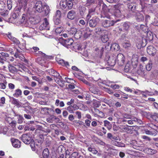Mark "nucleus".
Returning a JSON list of instances; mask_svg holds the SVG:
<instances>
[{"label": "nucleus", "instance_id": "obj_1", "mask_svg": "<svg viewBox=\"0 0 158 158\" xmlns=\"http://www.w3.org/2000/svg\"><path fill=\"white\" fill-rule=\"evenodd\" d=\"M22 141L26 144H30V146L33 151L35 150V142L31 135L30 134H25L22 135Z\"/></svg>", "mask_w": 158, "mask_h": 158}, {"label": "nucleus", "instance_id": "obj_2", "mask_svg": "<svg viewBox=\"0 0 158 158\" xmlns=\"http://www.w3.org/2000/svg\"><path fill=\"white\" fill-rule=\"evenodd\" d=\"M123 7L124 5L123 4H117L114 6V13L115 17L120 18L123 15Z\"/></svg>", "mask_w": 158, "mask_h": 158}, {"label": "nucleus", "instance_id": "obj_3", "mask_svg": "<svg viewBox=\"0 0 158 158\" xmlns=\"http://www.w3.org/2000/svg\"><path fill=\"white\" fill-rule=\"evenodd\" d=\"M120 20V19H119L113 20H103L102 23V25L104 27H108L114 26L115 23L119 21Z\"/></svg>", "mask_w": 158, "mask_h": 158}, {"label": "nucleus", "instance_id": "obj_4", "mask_svg": "<svg viewBox=\"0 0 158 158\" xmlns=\"http://www.w3.org/2000/svg\"><path fill=\"white\" fill-rule=\"evenodd\" d=\"M45 5H43L40 1H37L34 7V8L38 12L41 13L43 11Z\"/></svg>", "mask_w": 158, "mask_h": 158}, {"label": "nucleus", "instance_id": "obj_5", "mask_svg": "<svg viewBox=\"0 0 158 158\" xmlns=\"http://www.w3.org/2000/svg\"><path fill=\"white\" fill-rule=\"evenodd\" d=\"M86 20L87 21L86 24L87 25L88 22H89V26L90 27H94L97 25V23L99 22V19L96 17H93L92 18L89 20Z\"/></svg>", "mask_w": 158, "mask_h": 158}, {"label": "nucleus", "instance_id": "obj_6", "mask_svg": "<svg viewBox=\"0 0 158 158\" xmlns=\"http://www.w3.org/2000/svg\"><path fill=\"white\" fill-rule=\"evenodd\" d=\"M125 57L122 54L119 53L117 56V60L120 66L123 65L125 62Z\"/></svg>", "mask_w": 158, "mask_h": 158}, {"label": "nucleus", "instance_id": "obj_7", "mask_svg": "<svg viewBox=\"0 0 158 158\" xmlns=\"http://www.w3.org/2000/svg\"><path fill=\"white\" fill-rule=\"evenodd\" d=\"M39 29L40 30H49V23L48 22L47 18L44 19V22L40 26Z\"/></svg>", "mask_w": 158, "mask_h": 158}, {"label": "nucleus", "instance_id": "obj_8", "mask_svg": "<svg viewBox=\"0 0 158 158\" xmlns=\"http://www.w3.org/2000/svg\"><path fill=\"white\" fill-rule=\"evenodd\" d=\"M73 40L72 39L70 38L64 40L62 42V44L64 46L68 47V46L72 45L74 44Z\"/></svg>", "mask_w": 158, "mask_h": 158}, {"label": "nucleus", "instance_id": "obj_9", "mask_svg": "<svg viewBox=\"0 0 158 158\" xmlns=\"http://www.w3.org/2000/svg\"><path fill=\"white\" fill-rule=\"evenodd\" d=\"M13 146L15 148H19L21 146L20 141L17 139L12 138L10 139Z\"/></svg>", "mask_w": 158, "mask_h": 158}, {"label": "nucleus", "instance_id": "obj_10", "mask_svg": "<svg viewBox=\"0 0 158 158\" xmlns=\"http://www.w3.org/2000/svg\"><path fill=\"white\" fill-rule=\"evenodd\" d=\"M56 60L59 64L61 65L62 66L65 67L67 68H69L70 66L69 62L65 61L64 60L60 59L57 57L56 58Z\"/></svg>", "mask_w": 158, "mask_h": 158}, {"label": "nucleus", "instance_id": "obj_11", "mask_svg": "<svg viewBox=\"0 0 158 158\" xmlns=\"http://www.w3.org/2000/svg\"><path fill=\"white\" fill-rule=\"evenodd\" d=\"M147 52L149 55L154 56L156 53V49L152 46H149L147 48Z\"/></svg>", "mask_w": 158, "mask_h": 158}, {"label": "nucleus", "instance_id": "obj_12", "mask_svg": "<svg viewBox=\"0 0 158 158\" xmlns=\"http://www.w3.org/2000/svg\"><path fill=\"white\" fill-rule=\"evenodd\" d=\"M107 63L108 65L110 66H114L116 63L115 57L113 56L110 57L107 61Z\"/></svg>", "mask_w": 158, "mask_h": 158}, {"label": "nucleus", "instance_id": "obj_13", "mask_svg": "<svg viewBox=\"0 0 158 158\" xmlns=\"http://www.w3.org/2000/svg\"><path fill=\"white\" fill-rule=\"evenodd\" d=\"M12 100L11 103L14 105H15L17 107H22V103L19 102L18 100L15 98L13 97L11 98Z\"/></svg>", "mask_w": 158, "mask_h": 158}, {"label": "nucleus", "instance_id": "obj_14", "mask_svg": "<svg viewBox=\"0 0 158 158\" xmlns=\"http://www.w3.org/2000/svg\"><path fill=\"white\" fill-rule=\"evenodd\" d=\"M95 10V8H91L89 9L88 14L86 16V20H89L91 16L94 14Z\"/></svg>", "mask_w": 158, "mask_h": 158}, {"label": "nucleus", "instance_id": "obj_15", "mask_svg": "<svg viewBox=\"0 0 158 158\" xmlns=\"http://www.w3.org/2000/svg\"><path fill=\"white\" fill-rule=\"evenodd\" d=\"M108 45H109V44ZM109 46V47L108 48H109V49H111V48H113L114 50L118 51L120 48V47L119 45L115 43L113 44H111V45Z\"/></svg>", "mask_w": 158, "mask_h": 158}, {"label": "nucleus", "instance_id": "obj_16", "mask_svg": "<svg viewBox=\"0 0 158 158\" xmlns=\"http://www.w3.org/2000/svg\"><path fill=\"white\" fill-rule=\"evenodd\" d=\"M76 12L74 10L70 11L68 14L67 17L70 19H73L75 17Z\"/></svg>", "mask_w": 158, "mask_h": 158}, {"label": "nucleus", "instance_id": "obj_17", "mask_svg": "<svg viewBox=\"0 0 158 158\" xmlns=\"http://www.w3.org/2000/svg\"><path fill=\"white\" fill-rule=\"evenodd\" d=\"M78 10L81 15L82 16H84L86 10V8L83 6H80L78 7Z\"/></svg>", "mask_w": 158, "mask_h": 158}, {"label": "nucleus", "instance_id": "obj_18", "mask_svg": "<svg viewBox=\"0 0 158 158\" xmlns=\"http://www.w3.org/2000/svg\"><path fill=\"white\" fill-rule=\"evenodd\" d=\"M77 30V29L74 27L71 28L70 29L67 30L68 32V35H69L70 36H73Z\"/></svg>", "mask_w": 158, "mask_h": 158}, {"label": "nucleus", "instance_id": "obj_19", "mask_svg": "<svg viewBox=\"0 0 158 158\" xmlns=\"http://www.w3.org/2000/svg\"><path fill=\"white\" fill-rule=\"evenodd\" d=\"M22 95V91L20 89H18L15 91V93L13 94V96L15 97L18 98Z\"/></svg>", "mask_w": 158, "mask_h": 158}, {"label": "nucleus", "instance_id": "obj_20", "mask_svg": "<svg viewBox=\"0 0 158 158\" xmlns=\"http://www.w3.org/2000/svg\"><path fill=\"white\" fill-rule=\"evenodd\" d=\"M67 0H62L60 2V6L62 9L65 8L67 6Z\"/></svg>", "mask_w": 158, "mask_h": 158}, {"label": "nucleus", "instance_id": "obj_21", "mask_svg": "<svg viewBox=\"0 0 158 158\" xmlns=\"http://www.w3.org/2000/svg\"><path fill=\"white\" fill-rule=\"evenodd\" d=\"M49 154V151L48 148L45 149L43 151L42 156L43 158H48Z\"/></svg>", "mask_w": 158, "mask_h": 158}, {"label": "nucleus", "instance_id": "obj_22", "mask_svg": "<svg viewBox=\"0 0 158 158\" xmlns=\"http://www.w3.org/2000/svg\"><path fill=\"white\" fill-rule=\"evenodd\" d=\"M136 17V19L139 22L142 21L144 19V16L140 13H138Z\"/></svg>", "mask_w": 158, "mask_h": 158}, {"label": "nucleus", "instance_id": "obj_23", "mask_svg": "<svg viewBox=\"0 0 158 158\" xmlns=\"http://www.w3.org/2000/svg\"><path fill=\"white\" fill-rule=\"evenodd\" d=\"M105 31V32H104L105 34L102 35L101 36L102 41L103 43H106L109 40V38L108 37V35H107V33L106 34V33L107 32L106 31Z\"/></svg>", "mask_w": 158, "mask_h": 158}, {"label": "nucleus", "instance_id": "obj_24", "mask_svg": "<svg viewBox=\"0 0 158 158\" xmlns=\"http://www.w3.org/2000/svg\"><path fill=\"white\" fill-rule=\"evenodd\" d=\"M131 26L130 23L129 22H125L123 24V29L126 31H128L130 28Z\"/></svg>", "mask_w": 158, "mask_h": 158}, {"label": "nucleus", "instance_id": "obj_25", "mask_svg": "<svg viewBox=\"0 0 158 158\" xmlns=\"http://www.w3.org/2000/svg\"><path fill=\"white\" fill-rule=\"evenodd\" d=\"M112 144L114 145L119 147H124L125 145L124 143L117 141H112Z\"/></svg>", "mask_w": 158, "mask_h": 158}, {"label": "nucleus", "instance_id": "obj_26", "mask_svg": "<svg viewBox=\"0 0 158 158\" xmlns=\"http://www.w3.org/2000/svg\"><path fill=\"white\" fill-rule=\"evenodd\" d=\"M81 35L82 33L81 31H77V30L73 36L75 39H78L81 38Z\"/></svg>", "mask_w": 158, "mask_h": 158}, {"label": "nucleus", "instance_id": "obj_27", "mask_svg": "<svg viewBox=\"0 0 158 158\" xmlns=\"http://www.w3.org/2000/svg\"><path fill=\"white\" fill-rule=\"evenodd\" d=\"M145 133L146 134L155 136L156 135L157 133L155 131H150L148 129L145 130Z\"/></svg>", "mask_w": 158, "mask_h": 158}, {"label": "nucleus", "instance_id": "obj_28", "mask_svg": "<svg viewBox=\"0 0 158 158\" xmlns=\"http://www.w3.org/2000/svg\"><path fill=\"white\" fill-rule=\"evenodd\" d=\"M146 151L147 153L152 155L156 153L157 151L156 150L154 149H152L151 148H147L146 149Z\"/></svg>", "mask_w": 158, "mask_h": 158}, {"label": "nucleus", "instance_id": "obj_29", "mask_svg": "<svg viewBox=\"0 0 158 158\" xmlns=\"http://www.w3.org/2000/svg\"><path fill=\"white\" fill-rule=\"evenodd\" d=\"M8 69L10 72L12 73H14L17 71V69L16 68L11 65H9L8 66Z\"/></svg>", "mask_w": 158, "mask_h": 158}, {"label": "nucleus", "instance_id": "obj_30", "mask_svg": "<svg viewBox=\"0 0 158 158\" xmlns=\"http://www.w3.org/2000/svg\"><path fill=\"white\" fill-rule=\"evenodd\" d=\"M150 117L158 123V114L154 113L153 114H151Z\"/></svg>", "mask_w": 158, "mask_h": 158}, {"label": "nucleus", "instance_id": "obj_31", "mask_svg": "<svg viewBox=\"0 0 158 158\" xmlns=\"http://www.w3.org/2000/svg\"><path fill=\"white\" fill-rule=\"evenodd\" d=\"M44 14L45 15H47L50 12V9L49 6L46 5H44Z\"/></svg>", "mask_w": 158, "mask_h": 158}, {"label": "nucleus", "instance_id": "obj_32", "mask_svg": "<svg viewBox=\"0 0 158 158\" xmlns=\"http://www.w3.org/2000/svg\"><path fill=\"white\" fill-rule=\"evenodd\" d=\"M123 46L125 48H128L131 46L130 42L127 40L124 41L123 44Z\"/></svg>", "mask_w": 158, "mask_h": 158}, {"label": "nucleus", "instance_id": "obj_33", "mask_svg": "<svg viewBox=\"0 0 158 158\" xmlns=\"http://www.w3.org/2000/svg\"><path fill=\"white\" fill-rule=\"evenodd\" d=\"M73 47L75 49L81 50V47L79 44L74 43L73 44Z\"/></svg>", "mask_w": 158, "mask_h": 158}, {"label": "nucleus", "instance_id": "obj_34", "mask_svg": "<svg viewBox=\"0 0 158 158\" xmlns=\"http://www.w3.org/2000/svg\"><path fill=\"white\" fill-rule=\"evenodd\" d=\"M147 126L149 128H150L152 129H154L155 130H156V131H157V129H156V128H157L158 129V127H157L156 126L153 124L152 123H149L147 124Z\"/></svg>", "mask_w": 158, "mask_h": 158}, {"label": "nucleus", "instance_id": "obj_35", "mask_svg": "<svg viewBox=\"0 0 158 158\" xmlns=\"http://www.w3.org/2000/svg\"><path fill=\"white\" fill-rule=\"evenodd\" d=\"M65 81L66 82H67L68 83L74 84V82H75V81L74 80L71 78H69L68 77H65Z\"/></svg>", "mask_w": 158, "mask_h": 158}, {"label": "nucleus", "instance_id": "obj_36", "mask_svg": "<svg viewBox=\"0 0 158 158\" xmlns=\"http://www.w3.org/2000/svg\"><path fill=\"white\" fill-rule=\"evenodd\" d=\"M18 116V123H19L21 124L23 123V120H24V118L22 116L18 115H17Z\"/></svg>", "mask_w": 158, "mask_h": 158}, {"label": "nucleus", "instance_id": "obj_37", "mask_svg": "<svg viewBox=\"0 0 158 158\" xmlns=\"http://www.w3.org/2000/svg\"><path fill=\"white\" fill-rule=\"evenodd\" d=\"M104 126L106 127L108 129L110 130L111 127L110 124V123L107 120H105L104 121Z\"/></svg>", "mask_w": 158, "mask_h": 158}, {"label": "nucleus", "instance_id": "obj_38", "mask_svg": "<svg viewBox=\"0 0 158 158\" xmlns=\"http://www.w3.org/2000/svg\"><path fill=\"white\" fill-rule=\"evenodd\" d=\"M122 116L124 118L127 119H131L132 118V116L128 114L125 113H123L122 114Z\"/></svg>", "mask_w": 158, "mask_h": 158}, {"label": "nucleus", "instance_id": "obj_39", "mask_svg": "<svg viewBox=\"0 0 158 158\" xmlns=\"http://www.w3.org/2000/svg\"><path fill=\"white\" fill-rule=\"evenodd\" d=\"M36 55L37 56H42L47 58H48V56L46 55L45 54L43 53L41 51H39L38 53H36Z\"/></svg>", "mask_w": 158, "mask_h": 158}, {"label": "nucleus", "instance_id": "obj_40", "mask_svg": "<svg viewBox=\"0 0 158 158\" xmlns=\"http://www.w3.org/2000/svg\"><path fill=\"white\" fill-rule=\"evenodd\" d=\"M60 19V18H54V22L55 24L58 25L61 23V21Z\"/></svg>", "mask_w": 158, "mask_h": 158}, {"label": "nucleus", "instance_id": "obj_41", "mask_svg": "<svg viewBox=\"0 0 158 158\" xmlns=\"http://www.w3.org/2000/svg\"><path fill=\"white\" fill-rule=\"evenodd\" d=\"M63 30V28L60 27H57L55 30V32L56 33V34H59Z\"/></svg>", "mask_w": 158, "mask_h": 158}, {"label": "nucleus", "instance_id": "obj_42", "mask_svg": "<svg viewBox=\"0 0 158 158\" xmlns=\"http://www.w3.org/2000/svg\"><path fill=\"white\" fill-rule=\"evenodd\" d=\"M128 7L129 10H133L135 8V6L132 3H130L128 5Z\"/></svg>", "mask_w": 158, "mask_h": 158}, {"label": "nucleus", "instance_id": "obj_43", "mask_svg": "<svg viewBox=\"0 0 158 158\" xmlns=\"http://www.w3.org/2000/svg\"><path fill=\"white\" fill-rule=\"evenodd\" d=\"M96 2V0H87L86 4L87 6H89L95 3Z\"/></svg>", "mask_w": 158, "mask_h": 158}, {"label": "nucleus", "instance_id": "obj_44", "mask_svg": "<svg viewBox=\"0 0 158 158\" xmlns=\"http://www.w3.org/2000/svg\"><path fill=\"white\" fill-rule=\"evenodd\" d=\"M6 82L0 83V88L1 89H5L6 87Z\"/></svg>", "mask_w": 158, "mask_h": 158}, {"label": "nucleus", "instance_id": "obj_45", "mask_svg": "<svg viewBox=\"0 0 158 158\" xmlns=\"http://www.w3.org/2000/svg\"><path fill=\"white\" fill-rule=\"evenodd\" d=\"M21 2L24 8H26L27 4V2L29 0H21Z\"/></svg>", "mask_w": 158, "mask_h": 158}, {"label": "nucleus", "instance_id": "obj_46", "mask_svg": "<svg viewBox=\"0 0 158 158\" xmlns=\"http://www.w3.org/2000/svg\"><path fill=\"white\" fill-rule=\"evenodd\" d=\"M152 64L151 62L148 63L146 65V69L148 71H150L152 68Z\"/></svg>", "mask_w": 158, "mask_h": 158}, {"label": "nucleus", "instance_id": "obj_47", "mask_svg": "<svg viewBox=\"0 0 158 158\" xmlns=\"http://www.w3.org/2000/svg\"><path fill=\"white\" fill-rule=\"evenodd\" d=\"M6 99L4 97H2L0 99V106H3V105L5 103Z\"/></svg>", "mask_w": 158, "mask_h": 158}, {"label": "nucleus", "instance_id": "obj_48", "mask_svg": "<svg viewBox=\"0 0 158 158\" xmlns=\"http://www.w3.org/2000/svg\"><path fill=\"white\" fill-rule=\"evenodd\" d=\"M67 110L70 113H74V110H73V108H72V106H68L67 109Z\"/></svg>", "mask_w": 158, "mask_h": 158}, {"label": "nucleus", "instance_id": "obj_49", "mask_svg": "<svg viewBox=\"0 0 158 158\" xmlns=\"http://www.w3.org/2000/svg\"><path fill=\"white\" fill-rule=\"evenodd\" d=\"M53 76L56 77V78H57L58 79H59L60 80H61L62 79V77L60 76L59 73H57V72H56L55 73H54Z\"/></svg>", "mask_w": 158, "mask_h": 158}, {"label": "nucleus", "instance_id": "obj_50", "mask_svg": "<svg viewBox=\"0 0 158 158\" xmlns=\"http://www.w3.org/2000/svg\"><path fill=\"white\" fill-rule=\"evenodd\" d=\"M61 16V13L59 10H57L55 14V16L54 18H60Z\"/></svg>", "mask_w": 158, "mask_h": 158}, {"label": "nucleus", "instance_id": "obj_51", "mask_svg": "<svg viewBox=\"0 0 158 158\" xmlns=\"http://www.w3.org/2000/svg\"><path fill=\"white\" fill-rule=\"evenodd\" d=\"M130 68L129 66V64H127L125 66L124 70L126 72H128L130 70Z\"/></svg>", "mask_w": 158, "mask_h": 158}, {"label": "nucleus", "instance_id": "obj_52", "mask_svg": "<svg viewBox=\"0 0 158 158\" xmlns=\"http://www.w3.org/2000/svg\"><path fill=\"white\" fill-rule=\"evenodd\" d=\"M8 86L9 89L10 90H13L15 89V85L12 83H9L8 84Z\"/></svg>", "mask_w": 158, "mask_h": 158}, {"label": "nucleus", "instance_id": "obj_53", "mask_svg": "<svg viewBox=\"0 0 158 158\" xmlns=\"http://www.w3.org/2000/svg\"><path fill=\"white\" fill-rule=\"evenodd\" d=\"M73 3L71 2L67 3V8L69 10H71L73 8Z\"/></svg>", "mask_w": 158, "mask_h": 158}, {"label": "nucleus", "instance_id": "obj_54", "mask_svg": "<svg viewBox=\"0 0 158 158\" xmlns=\"http://www.w3.org/2000/svg\"><path fill=\"white\" fill-rule=\"evenodd\" d=\"M90 92L94 94H98V91L97 89H95L94 88H91L89 89Z\"/></svg>", "mask_w": 158, "mask_h": 158}, {"label": "nucleus", "instance_id": "obj_55", "mask_svg": "<svg viewBox=\"0 0 158 158\" xmlns=\"http://www.w3.org/2000/svg\"><path fill=\"white\" fill-rule=\"evenodd\" d=\"M14 44L17 45L20 43V41L16 38L14 37L11 40Z\"/></svg>", "mask_w": 158, "mask_h": 158}, {"label": "nucleus", "instance_id": "obj_56", "mask_svg": "<svg viewBox=\"0 0 158 158\" xmlns=\"http://www.w3.org/2000/svg\"><path fill=\"white\" fill-rule=\"evenodd\" d=\"M26 44L24 43L20 44L19 46V47L20 49L23 50L26 48Z\"/></svg>", "mask_w": 158, "mask_h": 158}, {"label": "nucleus", "instance_id": "obj_57", "mask_svg": "<svg viewBox=\"0 0 158 158\" xmlns=\"http://www.w3.org/2000/svg\"><path fill=\"white\" fill-rule=\"evenodd\" d=\"M110 87L114 89H118L119 88V86L118 85H111Z\"/></svg>", "mask_w": 158, "mask_h": 158}, {"label": "nucleus", "instance_id": "obj_58", "mask_svg": "<svg viewBox=\"0 0 158 158\" xmlns=\"http://www.w3.org/2000/svg\"><path fill=\"white\" fill-rule=\"evenodd\" d=\"M1 55H0V56L3 58L9 56V54L6 53L2 52V53H1Z\"/></svg>", "mask_w": 158, "mask_h": 158}, {"label": "nucleus", "instance_id": "obj_59", "mask_svg": "<svg viewBox=\"0 0 158 158\" xmlns=\"http://www.w3.org/2000/svg\"><path fill=\"white\" fill-rule=\"evenodd\" d=\"M74 99L72 98L70 101L68 102L67 103V104L68 106H71L72 104L74 103Z\"/></svg>", "mask_w": 158, "mask_h": 158}, {"label": "nucleus", "instance_id": "obj_60", "mask_svg": "<svg viewBox=\"0 0 158 158\" xmlns=\"http://www.w3.org/2000/svg\"><path fill=\"white\" fill-rule=\"evenodd\" d=\"M76 114L77 116V118L78 119H80L81 118V113L79 111H77L76 112Z\"/></svg>", "mask_w": 158, "mask_h": 158}, {"label": "nucleus", "instance_id": "obj_61", "mask_svg": "<svg viewBox=\"0 0 158 158\" xmlns=\"http://www.w3.org/2000/svg\"><path fill=\"white\" fill-rule=\"evenodd\" d=\"M10 124L12 127H15L16 125V122L14 121H12L11 123H10Z\"/></svg>", "mask_w": 158, "mask_h": 158}, {"label": "nucleus", "instance_id": "obj_62", "mask_svg": "<svg viewBox=\"0 0 158 158\" xmlns=\"http://www.w3.org/2000/svg\"><path fill=\"white\" fill-rule=\"evenodd\" d=\"M71 106L72 108H73V110H74V111L78 109L79 108L78 106L75 104H74Z\"/></svg>", "mask_w": 158, "mask_h": 158}, {"label": "nucleus", "instance_id": "obj_63", "mask_svg": "<svg viewBox=\"0 0 158 158\" xmlns=\"http://www.w3.org/2000/svg\"><path fill=\"white\" fill-rule=\"evenodd\" d=\"M78 155V153L77 152H73L71 155V157H73L74 158H76Z\"/></svg>", "mask_w": 158, "mask_h": 158}, {"label": "nucleus", "instance_id": "obj_64", "mask_svg": "<svg viewBox=\"0 0 158 158\" xmlns=\"http://www.w3.org/2000/svg\"><path fill=\"white\" fill-rule=\"evenodd\" d=\"M68 119L70 121H71L74 119V118L73 115L70 114L69 116Z\"/></svg>", "mask_w": 158, "mask_h": 158}]
</instances>
